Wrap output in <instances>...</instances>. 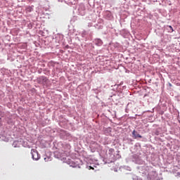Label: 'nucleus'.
Instances as JSON below:
<instances>
[{
	"mask_svg": "<svg viewBox=\"0 0 180 180\" xmlns=\"http://www.w3.org/2000/svg\"><path fill=\"white\" fill-rule=\"evenodd\" d=\"M154 174H156L155 172H154Z\"/></svg>",
	"mask_w": 180,
	"mask_h": 180,
	"instance_id": "bb28decb",
	"label": "nucleus"
},
{
	"mask_svg": "<svg viewBox=\"0 0 180 180\" xmlns=\"http://www.w3.org/2000/svg\"><path fill=\"white\" fill-rule=\"evenodd\" d=\"M31 154L32 160H34L35 161H37L40 158V155L39 154V152H37V150H36L35 149L31 150Z\"/></svg>",
	"mask_w": 180,
	"mask_h": 180,
	"instance_id": "20e7f679",
	"label": "nucleus"
},
{
	"mask_svg": "<svg viewBox=\"0 0 180 180\" xmlns=\"http://www.w3.org/2000/svg\"><path fill=\"white\" fill-rule=\"evenodd\" d=\"M119 47H120V44L117 42L110 44V49L112 51H117L119 50Z\"/></svg>",
	"mask_w": 180,
	"mask_h": 180,
	"instance_id": "39448f33",
	"label": "nucleus"
},
{
	"mask_svg": "<svg viewBox=\"0 0 180 180\" xmlns=\"http://www.w3.org/2000/svg\"><path fill=\"white\" fill-rule=\"evenodd\" d=\"M91 92H92V94H96V95H98V94H99V92H101V91L98 89H92Z\"/></svg>",
	"mask_w": 180,
	"mask_h": 180,
	"instance_id": "4468645a",
	"label": "nucleus"
},
{
	"mask_svg": "<svg viewBox=\"0 0 180 180\" xmlns=\"http://www.w3.org/2000/svg\"><path fill=\"white\" fill-rule=\"evenodd\" d=\"M135 148L136 149H140V143H136L135 146H134Z\"/></svg>",
	"mask_w": 180,
	"mask_h": 180,
	"instance_id": "dca6fc26",
	"label": "nucleus"
},
{
	"mask_svg": "<svg viewBox=\"0 0 180 180\" xmlns=\"http://www.w3.org/2000/svg\"><path fill=\"white\" fill-rule=\"evenodd\" d=\"M123 85V82H122L120 84H115L114 86H112L111 88L113 91H115L117 92L116 94H114L109 97V101H112V102H117L119 101L120 98H123V93L120 91V86Z\"/></svg>",
	"mask_w": 180,
	"mask_h": 180,
	"instance_id": "f257e3e1",
	"label": "nucleus"
},
{
	"mask_svg": "<svg viewBox=\"0 0 180 180\" xmlns=\"http://www.w3.org/2000/svg\"><path fill=\"white\" fill-rule=\"evenodd\" d=\"M120 155L119 153H117L116 156L115 155L112 157V159H106V158H103V161L104 164H111V162H115L116 160H119L120 158Z\"/></svg>",
	"mask_w": 180,
	"mask_h": 180,
	"instance_id": "7ed1b4c3",
	"label": "nucleus"
},
{
	"mask_svg": "<svg viewBox=\"0 0 180 180\" xmlns=\"http://www.w3.org/2000/svg\"><path fill=\"white\" fill-rule=\"evenodd\" d=\"M132 137L134 139H143V136L141 135H140V134H139V132L137 131H136V129H134L132 131Z\"/></svg>",
	"mask_w": 180,
	"mask_h": 180,
	"instance_id": "0eeeda50",
	"label": "nucleus"
},
{
	"mask_svg": "<svg viewBox=\"0 0 180 180\" xmlns=\"http://www.w3.org/2000/svg\"><path fill=\"white\" fill-rule=\"evenodd\" d=\"M110 133H112V127H109L107 128H104V134L106 136H110Z\"/></svg>",
	"mask_w": 180,
	"mask_h": 180,
	"instance_id": "9d476101",
	"label": "nucleus"
},
{
	"mask_svg": "<svg viewBox=\"0 0 180 180\" xmlns=\"http://www.w3.org/2000/svg\"><path fill=\"white\" fill-rule=\"evenodd\" d=\"M127 162H134L135 164H143L141 158L136 154L130 155L127 159Z\"/></svg>",
	"mask_w": 180,
	"mask_h": 180,
	"instance_id": "f03ea898",
	"label": "nucleus"
},
{
	"mask_svg": "<svg viewBox=\"0 0 180 180\" xmlns=\"http://www.w3.org/2000/svg\"><path fill=\"white\" fill-rule=\"evenodd\" d=\"M91 153H95V150H96V148H95V149H92V148H95V143H91Z\"/></svg>",
	"mask_w": 180,
	"mask_h": 180,
	"instance_id": "2eb2a0df",
	"label": "nucleus"
},
{
	"mask_svg": "<svg viewBox=\"0 0 180 180\" xmlns=\"http://www.w3.org/2000/svg\"><path fill=\"white\" fill-rule=\"evenodd\" d=\"M103 16L107 20H112V19H113V15H112V13L109 11H105L103 13Z\"/></svg>",
	"mask_w": 180,
	"mask_h": 180,
	"instance_id": "423d86ee",
	"label": "nucleus"
},
{
	"mask_svg": "<svg viewBox=\"0 0 180 180\" xmlns=\"http://www.w3.org/2000/svg\"><path fill=\"white\" fill-rule=\"evenodd\" d=\"M93 43H94V44H95L96 46H102V44H103V41L101 39H95L93 41Z\"/></svg>",
	"mask_w": 180,
	"mask_h": 180,
	"instance_id": "6e6552de",
	"label": "nucleus"
},
{
	"mask_svg": "<svg viewBox=\"0 0 180 180\" xmlns=\"http://www.w3.org/2000/svg\"><path fill=\"white\" fill-rule=\"evenodd\" d=\"M166 30L169 32V33H172V32H174V28L171 25L166 26Z\"/></svg>",
	"mask_w": 180,
	"mask_h": 180,
	"instance_id": "ddd939ff",
	"label": "nucleus"
},
{
	"mask_svg": "<svg viewBox=\"0 0 180 180\" xmlns=\"http://www.w3.org/2000/svg\"><path fill=\"white\" fill-rule=\"evenodd\" d=\"M126 112H127V108L125 109Z\"/></svg>",
	"mask_w": 180,
	"mask_h": 180,
	"instance_id": "5701e85b",
	"label": "nucleus"
},
{
	"mask_svg": "<svg viewBox=\"0 0 180 180\" xmlns=\"http://www.w3.org/2000/svg\"><path fill=\"white\" fill-rule=\"evenodd\" d=\"M133 180H142V179L139 178V176H135L133 178Z\"/></svg>",
	"mask_w": 180,
	"mask_h": 180,
	"instance_id": "6ab92c4d",
	"label": "nucleus"
},
{
	"mask_svg": "<svg viewBox=\"0 0 180 180\" xmlns=\"http://www.w3.org/2000/svg\"><path fill=\"white\" fill-rule=\"evenodd\" d=\"M155 136H160V131L156 130V131H155Z\"/></svg>",
	"mask_w": 180,
	"mask_h": 180,
	"instance_id": "f3484780",
	"label": "nucleus"
},
{
	"mask_svg": "<svg viewBox=\"0 0 180 180\" xmlns=\"http://www.w3.org/2000/svg\"><path fill=\"white\" fill-rule=\"evenodd\" d=\"M93 8H95V5H93Z\"/></svg>",
	"mask_w": 180,
	"mask_h": 180,
	"instance_id": "4be33fe9",
	"label": "nucleus"
},
{
	"mask_svg": "<svg viewBox=\"0 0 180 180\" xmlns=\"http://www.w3.org/2000/svg\"><path fill=\"white\" fill-rule=\"evenodd\" d=\"M96 96V98H98V96Z\"/></svg>",
	"mask_w": 180,
	"mask_h": 180,
	"instance_id": "b1692460",
	"label": "nucleus"
},
{
	"mask_svg": "<svg viewBox=\"0 0 180 180\" xmlns=\"http://www.w3.org/2000/svg\"><path fill=\"white\" fill-rule=\"evenodd\" d=\"M127 106H129V104L127 105Z\"/></svg>",
	"mask_w": 180,
	"mask_h": 180,
	"instance_id": "a878e982",
	"label": "nucleus"
},
{
	"mask_svg": "<svg viewBox=\"0 0 180 180\" xmlns=\"http://www.w3.org/2000/svg\"><path fill=\"white\" fill-rule=\"evenodd\" d=\"M176 174H177V175H180V173H179V172H177Z\"/></svg>",
	"mask_w": 180,
	"mask_h": 180,
	"instance_id": "412c9836",
	"label": "nucleus"
},
{
	"mask_svg": "<svg viewBox=\"0 0 180 180\" xmlns=\"http://www.w3.org/2000/svg\"><path fill=\"white\" fill-rule=\"evenodd\" d=\"M96 29H103V20L100 19L98 24L94 25Z\"/></svg>",
	"mask_w": 180,
	"mask_h": 180,
	"instance_id": "1a4fd4ad",
	"label": "nucleus"
},
{
	"mask_svg": "<svg viewBox=\"0 0 180 180\" xmlns=\"http://www.w3.org/2000/svg\"><path fill=\"white\" fill-rule=\"evenodd\" d=\"M159 180H162V179H159Z\"/></svg>",
	"mask_w": 180,
	"mask_h": 180,
	"instance_id": "393cba45",
	"label": "nucleus"
},
{
	"mask_svg": "<svg viewBox=\"0 0 180 180\" xmlns=\"http://www.w3.org/2000/svg\"><path fill=\"white\" fill-rule=\"evenodd\" d=\"M115 153V149H113V148H110L109 149V153H108V154L110 155V158H109V160H112V157H113V153Z\"/></svg>",
	"mask_w": 180,
	"mask_h": 180,
	"instance_id": "f8f14e48",
	"label": "nucleus"
},
{
	"mask_svg": "<svg viewBox=\"0 0 180 180\" xmlns=\"http://www.w3.org/2000/svg\"><path fill=\"white\" fill-rule=\"evenodd\" d=\"M91 169H94V167H96L95 165H99V163L98 162V160H96V162L94 163V159L91 158Z\"/></svg>",
	"mask_w": 180,
	"mask_h": 180,
	"instance_id": "9b49d317",
	"label": "nucleus"
},
{
	"mask_svg": "<svg viewBox=\"0 0 180 180\" xmlns=\"http://www.w3.org/2000/svg\"><path fill=\"white\" fill-rule=\"evenodd\" d=\"M128 143H133V140L131 138L127 139Z\"/></svg>",
	"mask_w": 180,
	"mask_h": 180,
	"instance_id": "a211bd4d",
	"label": "nucleus"
},
{
	"mask_svg": "<svg viewBox=\"0 0 180 180\" xmlns=\"http://www.w3.org/2000/svg\"><path fill=\"white\" fill-rule=\"evenodd\" d=\"M169 86H172V84H171V83L169 84Z\"/></svg>",
	"mask_w": 180,
	"mask_h": 180,
	"instance_id": "aec40b11",
	"label": "nucleus"
}]
</instances>
